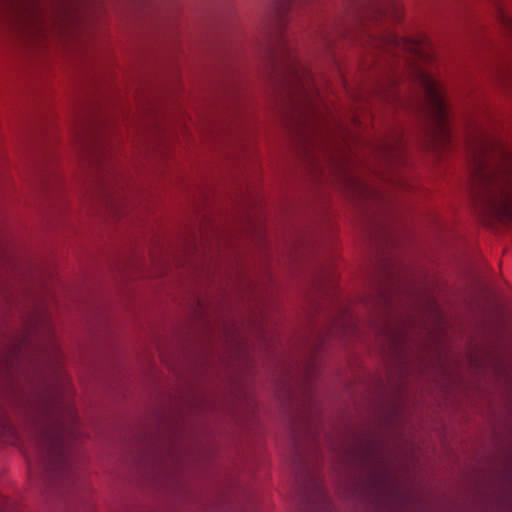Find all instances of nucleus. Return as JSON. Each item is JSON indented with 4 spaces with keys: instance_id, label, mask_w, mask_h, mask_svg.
Instances as JSON below:
<instances>
[{
    "instance_id": "obj_1",
    "label": "nucleus",
    "mask_w": 512,
    "mask_h": 512,
    "mask_svg": "<svg viewBox=\"0 0 512 512\" xmlns=\"http://www.w3.org/2000/svg\"><path fill=\"white\" fill-rule=\"evenodd\" d=\"M276 57L279 59L273 60L272 66L274 72L283 70L287 126L295 134L306 160L317 166L320 158H324L349 193L363 200H378L379 192L354 170L350 157L352 131L322 103L310 71L301 65L284 40Z\"/></svg>"
},
{
    "instance_id": "obj_2",
    "label": "nucleus",
    "mask_w": 512,
    "mask_h": 512,
    "mask_svg": "<svg viewBox=\"0 0 512 512\" xmlns=\"http://www.w3.org/2000/svg\"><path fill=\"white\" fill-rule=\"evenodd\" d=\"M470 196L483 223L512 222V153L487 136L469 142Z\"/></svg>"
},
{
    "instance_id": "obj_3",
    "label": "nucleus",
    "mask_w": 512,
    "mask_h": 512,
    "mask_svg": "<svg viewBox=\"0 0 512 512\" xmlns=\"http://www.w3.org/2000/svg\"><path fill=\"white\" fill-rule=\"evenodd\" d=\"M364 43L375 49H382L393 56L407 55L405 63L410 73L424 90V109L427 116L425 138L430 149L444 150L449 143V119L451 104L444 83L435 79L412 61L430 62L433 48L429 39L418 34L415 38H398L387 32L381 37L368 35Z\"/></svg>"
},
{
    "instance_id": "obj_4",
    "label": "nucleus",
    "mask_w": 512,
    "mask_h": 512,
    "mask_svg": "<svg viewBox=\"0 0 512 512\" xmlns=\"http://www.w3.org/2000/svg\"><path fill=\"white\" fill-rule=\"evenodd\" d=\"M0 8L23 33L33 37L44 35L46 16L42 0H0Z\"/></svg>"
},
{
    "instance_id": "obj_5",
    "label": "nucleus",
    "mask_w": 512,
    "mask_h": 512,
    "mask_svg": "<svg viewBox=\"0 0 512 512\" xmlns=\"http://www.w3.org/2000/svg\"><path fill=\"white\" fill-rule=\"evenodd\" d=\"M76 425V412L73 407H66L60 420L41 435L40 449L44 459L50 463H59L64 456V446L73 436Z\"/></svg>"
},
{
    "instance_id": "obj_6",
    "label": "nucleus",
    "mask_w": 512,
    "mask_h": 512,
    "mask_svg": "<svg viewBox=\"0 0 512 512\" xmlns=\"http://www.w3.org/2000/svg\"><path fill=\"white\" fill-rule=\"evenodd\" d=\"M376 157L380 158L389 166L387 171L377 170V174L382 180L393 185L403 186L404 182L401 175L395 170L394 166L400 164L404 156L403 136L399 131L381 140L374 148Z\"/></svg>"
},
{
    "instance_id": "obj_7",
    "label": "nucleus",
    "mask_w": 512,
    "mask_h": 512,
    "mask_svg": "<svg viewBox=\"0 0 512 512\" xmlns=\"http://www.w3.org/2000/svg\"><path fill=\"white\" fill-rule=\"evenodd\" d=\"M39 335L43 340H47L49 347L46 348V353L51 354V357L58 361L60 359V350L56 341L51 334L49 318L46 315L34 314L27 324L26 335L18 341L15 345V351L21 352L30 342V339L34 336Z\"/></svg>"
},
{
    "instance_id": "obj_8",
    "label": "nucleus",
    "mask_w": 512,
    "mask_h": 512,
    "mask_svg": "<svg viewBox=\"0 0 512 512\" xmlns=\"http://www.w3.org/2000/svg\"><path fill=\"white\" fill-rule=\"evenodd\" d=\"M377 337L387 342L391 353L402 350L406 341V327L396 323L394 319L387 318L384 326L379 329Z\"/></svg>"
},
{
    "instance_id": "obj_9",
    "label": "nucleus",
    "mask_w": 512,
    "mask_h": 512,
    "mask_svg": "<svg viewBox=\"0 0 512 512\" xmlns=\"http://www.w3.org/2000/svg\"><path fill=\"white\" fill-rule=\"evenodd\" d=\"M404 16L403 6L400 0H386L376 11L371 13L373 21H381L387 18L391 21H400Z\"/></svg>"
},
{
    "instance_id": "obj_10",
    "label": "nucleus",
    "mask_w": 512,
    "mask_h": 512,
    "mask_svg": "<svg viewBox=\"0 0 512 512\" xmlns=\"http://www.w3.org/2000/svg\"><path fill=\"white\" fill-rule=\"evenodd\" d=\"M391 286L381 285L377 288L376 294L365 299L367 305L375 306L385 315H388L392 305Z\"/></svg>"
},
{
    "instance_id": "obj_11",
    "label": "nucleus",
    "mask_w": 512,
    "mask_h": 512,
    "mask_svg": "<svg viewBox=\"0 0 512 512\" xmlns=\"http://www.w3.org/2000/svg\"><path fill=\"white\" fill-rule=\"evenodd\" d=\"M76 19L75 12L71 5H64L54 12L53 22L59 30H65L73 26Z\"/></svg>"
},
{
    "instance_id": "obj_12",
    "label": "nucleus",
    "mask_w": 512,
    "mask_h": 512,
    "mask_svg": "<svg viewBox=\"0 0 512 512\" xmlns=\"http://www.w3.org/2000/svg\"><path fill=\"white\" fill-rule=\"evenodd\" d=\"M494 80L507 94H512V65H500L494 74Z\"/></svg>"
},
{
    "instance_id": "obj_13",
    "label": "nucleus",
    "mask_w": 512,
    "mask_h": 512,
    "mask_svg": "<svg viewBox=\"0 0 512 512\" xmlns=\"http://www.w3.org/2000/svg\"><path fill=\"white\" fill-rule=\"evenodd\" d=\"M396 80H391L386 86L379 87L377 93L380 97L390 103H394L398 100V92L396 89Z\"/></svg>"
},
{
    "instance_id": "obj_14",
    "label": "nucleus",
    "mask_w": 512,
    "mask_h": 512,
    "mask_svg": "<svg viewBox=\"0 0 512 512\" xmlns=\"http://www.w3.org/2000/svg\"><path fill=\"white\" fill-rule=\"evenodd\" d=\"M334 328L341 327L346 332L354 326L353 317L350 312H343L338 318L335 319L333 323Z\"/></svg>"
},
{
    "instance_id": "obj_15",
    "label": "nucleus",
    "mask_w": 512,
    "mask_h": 512,
    "mask_svg": "<svg viewBox=\"0 0 512 512\" xmlns=\"http://www.w3.org/2000/svg\"><path fill=\"white\" fill-rule=\"evenodd\" d=\"M109 197H110L109 202H110L111 207L113 209L116 208V206L118 205V201L120 200V196L116 195V193L113 192V194H111Z\"/></svg>"
},
{
    "instance_id": "obj_16",
    "label": "nucleus",
    "mask_w": 512,
    "mask_h": 512,
    "mask_svg": "<svg viewBox=\"0 0 512 512\" xmlns=\"http://www.w3.org/2000/svg\"><path fill=\"white\" fill-rule=\"evenodd\" d=\"M353 124L356 126L357 125V120L355 118H353Z\"/></svg>"
}]
</instances>
